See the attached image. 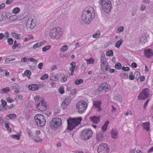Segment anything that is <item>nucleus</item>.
<instances>
[{"instance_id": "obj_1", "label": "nucleus", "mask_w": 153, "mask_h": 153, "mask_svg": "<svg viewBox=\"0 0 153 153\" xmlns=\"http://www.w3.org/2000/svg\"><path fill=\"white\" fill-rule=\"evenodd\" d=\"M95 17L94 8L91 7H86L83 10L82 15V19L86 24L88 25Z\"/></svg>"}, {"instance_id": "obj_2", "label": "nucleus", "mask_w": 153, "mask_h": 153, "mask_svg": "<svg viewBox=\"0 0 153 153\" xmlns=\"http://www.w3.org/2000/svg\"><path fill=\"white\" fill-rule=\"evenodd\" d=\"M62 32L60 27H54L51 30L50 36L51 38L58 40L61 37Z\"/></svg>"}, {"instance_id": "obj_3", "label": "nucleus", "mask_w": 153, "mask_h": 153, "mask_svg": "<svg viewBox=\"0 0 153 153\" xmlns=\"http://www.w3.org/2000/svg\"><path fill=\"white\" fill-rule=\"evenodd\" d=\"M82 120L81 117L78 118H74L73 119H69L67 120L68 124V129L70 130H72L73 128L80 123Z\"/></svg>"}, {"instance_id": "obj_4", "label": "nucleus", "mask_w": 153, "mask_h": 153, "mask_svg": "<svg viewBox=\"0 0 153 153\" xmlns=\"http://www.w3.org/2000/svg\"><path fill=\"white\" fill-rule=\"evenodd\" d=\"M99 4L101 5L103 11L106 13H109L111 10V5L109 0H100Z\"/></svg>"}, {"instance_id": "obj_5", "label": "nucleus", "mask_w": 153, "mask_h": 153, "mask_svg": "<svg viewBox=\"0 0 153 153\" xmlns=\"http://www.w3.org/2000/svg\"><path fill=\"white\" fill-rule=\"evenodd\" d=\"M35 122L39 127H43L45 125L46 120L45 117L41 114H36L34 117Z\"/></svg>"}, {"instance_id": "obj_6", "label": "nucleus", "mask_w": 153, "mask_h": 153, "mask_svg": "<svg viewBox=\"0 0 153 153\" xmlns=\"http://www.w3.org/2000/svg\"><path fill=\"white\" fill-rule=\"evenodd\" d=\"M62 124V120L60 118L56 117L53 118L50 123V127L53 129H55L60 127Z\"/></svg>"}, {"instance_id": "obj_7", "label": "nucleus", "mask_w": 153, "mask_h": 153, "mask_svg": "<svg viewBox=\"0 0 153 153\" xmlns=\"http://www.w3.org/2000/svg\"><path fill=\"white\" fill-rule=\"evenodd\" d=\"M93 132L90 129L86 128L82 130L81 137L83 140H88L92 136Z\"/></svg>"}, {"instance_id": "obj_8", "label": "nucleus", "mask_w": 153, "mask_h": 153, "mask_svg": "<svg viewBox=\"0 0 153 153\" xmlns=\"http://www.w3.org/2000/svg\"><path fill=\"white\" fill-rule=\"evenodd\" d=\"M76 106L78 112L79 114H82L85 111L87 107V104L86 102L81 101L76 104Z\"/></svg>"}, {"instance_id": "obj_9", "label": "nucleus", "mask_w": 153, "mask_h": 153, "mask_svg": "<svg viewBox=\"0 0 153 153\" xmlns=\"http://www.w3.org/2000/svg\"><path fill=\"white\" fill-rule=\"evenodd\" d=\"M109 150L108 145L105 143H102L97 148L98 153H108Z\"/></svg>"}, {"instance_id": "obj_10", "label": "nucleus", "mask_w": 153, "mask_h": 153, "mask_svg": "<svg viewBox=\"0 0 153 153\" xmlns=\"http://www.w3.org/2000/svg\"><path fill=\"white\" fill-rule=\"evenodd\" d=\"M150 94V90L148 88H145L143 90L138 97L139 100H144L147 98Z\"/></svg>"}, {"instance_id": "obj_11", "label": "nucleus", "mask_w": 153, "mask_h": 153, "mask_svg": "<svg viewBox=\"0 0 153 153\" xmlns=\"http://www.w3.org/2000/svg\"><path fill=\"white\" fill-rule=\"evenodd\" d=\"M101 59V68L102 70L105 69V70H108V64L106 62H105V56L104 54H102L100 57Z\"/></svg>"}, {"instance_id": "obj_12", "label": "nucleus", "mask_w": 153, "mask_h": 153, "mask_svg": "<svg viewBox=\"0 0 153 153\" xmlns=\"http://www.w3.org/2000/svg\"><path fill=\"white\" fill-rule=\"evenodd\" d=\"M111 89V87L107 83L100 84L99 88V91H100L105 92L109 91Z\"/></svg>"}, {"instance_id": "obj_13", "label": "nucleus", "mask_w": 153, "mask_h": 153, "mask_svg": "<svg viewBox=\"0 0 153 153\" xmlns=\"http://www.w3.org/2000/svg\"><path fill=\"white\" fill-rule=\"evenodd\" d=\"M47 106L44 100H41V102L36 105V108L42 111H46L47 109Z\"/></svg>"}, {"instance_id": "obj_14", "label": "nucleus", "mask_w": 153, "mask_h": 153, "mask_svg": "<svg viewBox=\"0 0 153 153\" xmlns=\"http://www.w3.org/2000/svg\"><path fill=\"white\" fill-rule=\"evenodd\" d=\"M33 21L34 19L32 17L29 18L26 24V26L27 28L32 30L34 28L35 24L34 22H33Z\"/></svg>"}, {"instance_id": "obj_15", "label": "nucleus", "mask_w": 153, "mask_h": 153, "mask_svg": "<svg viewBox=\"0 0 153 153\" xmlns=\"http://www.w3.org/2000/svg\"><path fill=\"white\" fill-rule=\"evenodd\" d=\"M71 99V97L68 96L62 102L61 106L63 109H65L66 108L67 106L69 105Z\"/></svg>"}, {"instance_id": "obj_16", "label": "nucleus", "mask_w": 153, "mask_h": 153, "mask_svg": "<svg viewBox=\"0 0 153 153\" xmlns=\"http://www.w3.org/2000/svg\"><path fill=\"white\" fill-rule=\"evenodd\" d=\"M101 104V102L100 101H94L93 102V107L97 108V110L98 111H101V108L100 105Z\"/></svg>"}, {"instance_id": "obj_17", "label": "nucleus", "mask_w": 153, "mask_h": 153, "mask_svg": "<svg viewBox=\"0 0 153 153\" xmlns=\"http://www.w3.org/2000/svg\"><path fill=\"white\" fill-rule=\"evenodd\" d=\"M111 133L112 138L114 139H117L118 138V132L117 130L112 129Z\"/></svg>"}, {"instance_id": "obj_18", "label": "nucleus", "mask_w": 153, "mask_h": 153, "mask_svg": "<svg viewBox=\"0 0 153 153\" xmlns=\"http://www.w3.org/2000/svg\"><path fill=\"white\" fill-rule=\"evenodd\" d=\"M100 116H93L90 118V120L95 124H97L100 121Z\"/></svg>"}, {"instance_id": "obj_19", "label": "nucleus", "mask_w": 153, "mask_h": 153, "mask_svg": "<svg viewBox=\"0 0 153 153\" xmlns=\"http://www.w3.org/2000/svg\"><path fill=\"white\" fill-rule=\"evenodd\" d=\"M144 53L146 56L147 58L150 57L153 55V52L151 49L145 50Z\"/></svg>"}, {"instance_id": "obj_20", "label": "nucleus", "mask_w": 153, "mask_h": 153, "mask_svg": "<svg viewBox=\"0 0 153 153\" xmlns=\"http://www.w3.org/2000/svg\"><path fill=\"white\" fill-rule=\"evenodd\" d=\"M143 128L148 131L150 129V124L149 122H146L142 123Z\"/></svg>"}, {"instance_id": "obj_21", "label": "nucleus", "mask_w": 153, "mask_h": 153, "mask_svg": "<svg viewBox=\"0 0 153 153\" xmlns=\"http://www.w3.org/2000/svg\"><path fill=\"white\" fill-rule=\"evenodd\" d=\"M28 88L30 90L33 91L37 90L39 88V85L36 84H32L28 86Z\"/></svg>"}, {"instance_id": "obj_22", "label": "nucleus", "mask_w": 153, "mask_h": 153, "mask_svg": "<svg viewBox=\"0 0 153 153\" xmlns=\"http://www.w3.org/2000/svg\"><path fill=\"white\" fill-rule=\"evenodd\" d=\"M97 138L98 141H102L104 139L103 134L102 133H97Z\"/></svg>"}, {"instance_id": "obj_23", "label": "nucleus", "mask_w": 153, "mask_h": 153, "mask_svg": "<svg viewBox=\"0 0 153 153\" xmlns=\"http://www.w3.org/2000/svg\"><path fill=\"white\" fill-rule=\"evenodd\" d=\"M140 41L142 44L145 43L147 41V39L145 35H142L140 39Z\"/></svg>"}, {"instance_id": "obj_24", "label": "nucleus", "mask_w": 153, "mask_h": 153, "mask_svg": "<svg viewBox=\"0 0 153 153\" xmlns=\"http://www.w3.org/2000/svg\"><path fill=\"white\" fill-rule=\"evenodd\" d=\"M109 123V121H107L105 123L103 126L102 127V130L103 131V132L106 130L108 126V125Z\"/></svg>"}, {"instance_id": "obj_25", "label": "nucleus", "mask_w": 153, "mask_h": 153, "mask_svg": "<svg viewBox=\"0 0 153 153\" xmlns=\"http://www.w3.org/2000/svg\"><path fill=\"white\" fill-rule=\"evenodd\" d=\"M114 98L115 100L118 101L119 102H121L122 101L123 97L120 94L115 96Z\"/></svg>"}, {"instance_id": "obj_26", "label": "nucleus", "mask_w": 153, "mask_h": 153, "mask_svg": "<svg viewBox=\"0 0 153 153\" xmlns=\"http://www.w3.org/2000/svg\"><path fill=\"white\" fill-rule=\"evenodd\" d=\"M7 18V16L5 13H2L0 14V22L6 19Z\"/></svg>"}, {"instance_id": "obj_27", "label": "nucleus", "mask_w": 153, "mask_h": 153, "mask_svg": "<svg viewBox=\"0 0 153 153\" xmlns=\"http://www.w3.org/2000/svg\"><path fill=\"white\" fill-rule=\"evenodd\" d=\"M10 91L9 88L6 87L2 89L0 91V93L1 94H4L8 93Z\"/></svg>"}, {"instance_id": "obj_28", "label": "nucleus", "mask_w": 153, "mask_h": 153, "mask_svg": "<svg viewBox=\"0 0 153 153\" xmlns=\"http://www.w3.org/2000/svg\"><path fill=\"white\" fill-rule=\"evenodd\" d=\"M123 43V39H121L119 41L117 42L115 44V46L117 48H120V46L122 45Z\"/></svg>"}, {"instance_id": "obj_29", "label": "nucleus", "mask_w": 153, "mask_h": 153, "mask_svg": "<svg viewBox=\"0 0 153 153\" xmlns=\"http://www.w3.org/2000/svg\"><path fill=\"white\" fill-rule=\"evenodd\" d=\"M42 44H43V43H42L41 42H38L34 45L33 48L34 49H36L37 48H39L42 46Z\"/></svg>"}, {"instance_id": "obj_30", "label": "nucleus", "mask_w": 153, "mask_h": 153, "mask_svg": "<svg viewBox=\"0 0 153 153\" xmlns=\"http://www.w3.org/2000/svg\"><path fill=\"white\" fill-rule=\"evenodd\" d=\"M31 73L29 70H26L25 71L24 74L25 75L27 76L29 79H30V76L31 75Z\"/></svg>"}, {"instance_id": "obj_31", "label": "nucleus", "mask_w": 153, "mask_h": 153, "mask_svg": "<svg viewBox=\"0 0 153 153\" xmlns=\"http://www.w3.org/2000/svg\"><path fill=\"white\" fill-rule=\"evenodd\" d=\"M87 64H93L94 63V59L91 58L88 59L86 60Z\"/></svg>"}, {"instance_id": "obj_32", "label": "nucleus", "mask_w": 153, "mask_h": 153, "mask_svg": "<svg viewBox=\"0 0 153 153\" xmlns=\"http://www.w3.org/2000/svg\"><path fill=\"white\" fill-rule=\"evenodd\" d=\"M7 117H9V119H13L16 118L17 116L14 114H9V115H7Z\"/></svg>"}, {"instance_id": "obj_33", "label": "nucleus", "mask_w": 153, "mask_h": 153, "mask_svg": "<svg viewBox=\"0 0 153 153\" xmlns=\"http://www.w3.org/2000/svg\"><path fill=\"white\" fill-rule=\"evenodd\" d=\"M83 82V80L81 79H77L74 82V83L76 85H78Z\"/></svg>"}, {"instance_id": "obj_34", "label": "nucleus", "mask_w": 153, "mask_h": 153, "mask_svg": "<svg viewBox=\"0 0 153 153\" xmlns=\"http://www.w3.org/2000/svg\"><path fill=\"white\" fill-rule=\"evenodd\" d=\"M11 87L13 89H19L20 86L18 84L14 83L12 85Z\"/></svg>"}, {"instance_id": "obj_35", "label": "nucleus", "mask_w": 153, "mask_h": 153, "mask_svg": "<svg viewBox=\"0 0 153 153\" xmlns=\"http://www.w3.org/2000/svg\"><path fill=\"white\" fill-rule=\"evenodd\" d=\"M68 46L66 45L62 46L60 48V51L62 52H64L66 51L68 49Z\"/></svg>"}, {"instance_id": "obj_36", "label": "nucleus", "mask_w": 153, "mask_h": 153, "mask_svg": "<svg viewBox=\"0 0 153 153\" xmlns=\"http://www.w3.org/2000/svg\"><path fill=\"white\" fill-rule=\"evenodd\" d=\"M20 9L18 7L15 8L13 10V13L14 14L18 13L20 11Z\"/></svg>"}, {"instance_id": "obj_37", "label": "nucleus", "mask_w": 153, "mask_h": 153, "mask_svg": "<svg viewBox=\"0 0 153 153\" xmlns=\"http://www.w3.org/2000/svg\"><path fill=\"white\" fill-rule=\"evenodd\" d=\"M12 35L17 39H19L20 38V35L19 34H17L16 33H12Z\"/></svg>"}, {"instance_id": "obj_38", "label": "nucleus", "mask_w": 153, "mask_h": 153, "mask_svg": "<svg viewBox=\"0 0 153 153\" xmlns=\"http://www.w3.org/2000/svg\"><path fill=\"white\" fill-rule=\"evenodd\" d=\"M11 137L15 139H16L17 140H19L20 139V136L18 134H17L13 135H11Z\"/></svg>"}, {"instance_id": "obj_39", "label": "nucleus", "mask_w": 153, "mask_h": 153, "mask_svg": "<svg viewBox=\"0 0 153 153\" xmlns=\"http://www.w3.org/2000/svg\"><path fill=\"white\" fill-rule=\"evenodd\" d=\"M140 76V74L139 72H137L134 73V78L136 79H138Z\"/></svg>"}, {"instance_id": "obj_40", "label": "nucleus", "mask_w": 153, "mask_h": 153, "mask_svg": "<svg viewBox=\"0 0 153 153\" xmlns=\"http://www.w3.org/2000/svg\"><path fill=\"white\" fill-rule=\"evenodd\" d=\"M76 63L73 62L70 63V65L71 66V68L70 70H74L75 67Z\"/></svg>"}, {"instance_id": "obj_41", "label": "nucleus", "mask_w": 153, "mask_h": 153, "mask_svg": "<svg viewBox=\"0 0 153 153\" xmlns=\"http://www.w3.org/2000/svg\"><path fill=\"white\" fill-rule=\"evenodd\" d=\"M115 67L118 70L122 68L120 62H118L115 64Z\"/></svg>"}, {"instance_id": "obj_42", "label": "nucleus", "mask_w": 153, "mask_h": 153, "mask_svg": "<svg viewBox=\"0 0 153 153\" xmlns=\"http://www.w3.org/2000/svg\"><path fill=\"white\" fill-rule=\"evenodd\" d=\"M51 48V46L49 45L46 46L42 48V51L44 52L48 50Z\"/></svg>"}, {"instance_id": "obj_43", "label": "nucleus", "mask_w": 153, "mask_h": 153, "mask_svg": "<svg viewBox=\"0 0 153 153\" xmlns=\"http://www.w3.org/2000/svg\"><path fill=\"white\" fill-rule=\"evenodd\" d=\"M120 76L122 78L124 79H127L128 77V75L126 73H122L120 74Z\"/></svg>"}, {"instance_id": "obj_44", "label": "nucleus", "mask_w": 153, "mask_h": 153, "mask_svg": "<svg viewBox=\"0 0 153 153\" xmlns=\"http://www.w3.org/2000/svg\"><path fill=\"white\" fill-rule=\"evenodd\" d=\"M113 55V52L112 50H110L107 51L106 53V55L108 56H112Z\"/></svg>"}, {"instance_id": "obj_45", "label": "nucleus", "mask_w": 153, "mask_h": 153, "mask_svg": "<svg viewBox=\"0 0 153 153\" xmlns=\"http://www.w3.org/2000/svg\"><path fill=\"white\" fill-rule=\"evenodd\" d=\"M59 92L61 94H63L64 93V88L63 86L60 87L58 89Z\"/></svg>"}, {"instance_id": "obj_46", "label": "nucleus", "mask_w": 153, "mask_h": 153, "mask_svg": "<svg viewBox=\"0 0 153 153\" xmlns=\"http://www.w3.org/2000/svg\"><path fill=\"white\" fill-rule=\"evenodd\" d=\"M48 78V75L47 74H45L42 76L40 79L41 80H44Z\"/></svg>"}, {"instance_id": "obj_47", "label": "nucleus", "mask_w": 153, "mask_h": 153, "mask_svg": "<svg viewBox=\"0 0 153 153\" xmlns=\"http://www.w3.org/2000/svg\"><path fill=\"white\" fill-rule=\"evenodd\" d=\"M100 35V33L99 31L98 32H96L94 33L93 35V37L94 38H98Z\"/></svg>"}, {"instance_id": "obj_48", "label": "nucleus", "mask_w": 153, "mask_h": 153, "mask_svg": "<svg viewBox=\"0 0 153 153\" xmlns=\"http://www.w3.org/2000/svg\"><path fill=\"white\" fill-rule=\"evenodd\" d=\"M13 40L11 38H9L7 39V42L10 45H12L13 44Z\"/></svg>"}, {"instance_id": "obj_49", "label": "nucleus", "mask_w": 153, "mask_h": 153, "mask_svg": "<svg viewBox=\"0 0 153 153\" xmlns=\"http://www.w3.org/2000/svg\"><path fill=\"white\" fill-rule=\"evenodd\" d=\"M27 131L29 135L31 137H33V133L29 129H27Z\"/></svg>"}, {"instance_id": "obj_50", "label": "nucleus", "mask_w": 153, "mask_h": 153, "mask_svg": "<svg viewBox=\"0 0 153 153\" xmlns=\"http://www.w3.org/2000/svg\"><path fill=\"white\" fill-rule=\"evenodd\" d=\"M1 102L2 103V106L5 108L7 104L6 102L2 99L1 100Z\"/></svg>"}, {"instance_id": "obj_51", "label": "nucleus", "mask_w": 153, "mask_h": 153, "mask_svg": "<svg viewBox=\"0 0 153 153\" xmlns=\"http://www.w3.org/2000/svg\"><path fill=\"white\" fill-rule=\"evenodd\" d=\"M29 60L35 63H36L38 62V61L36 59H34L33 58L31 57L28 59V61Z\"/></svg>"}, {"instance_id": "obj_52", "label": "nucleus", "mask_w": 153, "mask_h": 153, "mask_svg": "<svg viewBox=\"0 0 153 153\" xmlns=\"http://www.w3.org/2000/svg\"><path fill=\"white\" fill-rule=\"evenodd\" d=\"M4 126L5 127L7 128V129L8 130L10 131V132L11 131V129L10 128V127L9 125V124L7 123H5L4 124Z\"/></svg>"}, {"instance_id": "obj_53", "label": "nucleus", "mask_w": 153, "mask_h": 153, "mask_svg": "<svg viewBox=\"0 0 153 153\" xmlns=\"http://www.w3.org/2000/svg\"><path fill=\"white\" fill-rule=\"evenodd\" d=\"M21 61L22 62H28V58L26 57H22L21 59Z\"/></svg>"}, {"instance_id": "obj_54", "label": "nucleus", "mask_w": 153, "mask_h": 153, "mask_svg": "<svg viewBox=\"0 0 153 153\" xmlns=\"http://www.w3.org/2000/svg\"><path fill=\"white\" fill-rule=\"evenodd\" d=\"M50 79L52 81H57L58 79L57 77L55 76H53L51 77Z\"/></svg>"}, {"instance_id": "obj_55", "label": "nucleus", "mask_w": 153, "mask_h": 153, "mask_svg": "<svg viewBox=\"0 0 153 153\" xmlns=\"http://www.w3.org/2000/svg\"><path fill=\"white\" fill-rule=\"evenodd\" d=\"M16 98L18 100H23L22 96V95H18L16 96Z\"/></svg>"}, {"instance_id": "obj_56", "label": "nucleus", "mask_w": 153, "mask_h": 153, "mask_svg": "<svg viewBox=\"0 0 153 153\" xmlns=\"http://www.w3.org/2000/svg\"><path fill=\"white\" fill-rule=\"evenodd\" d=\"M126 116H128V115H132V113L131 111L128 110L127 112L125 114Z\"/></svg>"}, {"instance_id": "obj_57", "label": "nucleus", "mask_w": 153, "mask_h": 153, "mask_svg": "<svg viewBox=\"0 0 153 153\" xmlns=\"http://www.w3.org/2000/svg\"><path fill=\"white\" fill-rule=\"evenodd\" d=\"M6 100L8 103H11L14 101V100L11 99L10 97H8L6 99Z\"/></svg>"}, {"instance_id": "obj_58", "label": "nucleus", "mask_w": 153, "mask_h": 153, "mask_svg": "<svg viewBox=\"0 0 153 153\" xmlns=\"http://www.w3.org/2000/svg\"><path fill=\"white\" fill-rule=\"evenodd\" d=\"M122 69L125 71H129L130 70V68L129 67H125L123 66L122 68Z\"/></svg>"}, {"instance_id": "obj_59", "label": "nucleus", "mask_w": 153, "mask_h": 153, "mask_svg": "<svg viewBox=\"0 0 153 153\" xmlns=\"http://www.w3.org/2000/svg\"><path fill=\"white\" fill-rule=\"evenodd\" d=\"M123 29L124 27H123L122 26H121L119 27L117 29L120 32H122L123 30Z\"/></svg>"}, {"instance_id": "obj_60", "label": "nucleus", "mask_w": 153, "mask_h": 153, "mask_svg": "<svg viewBox=\"0 0 153 153\" xmlns=\"http://www.w3.org/2000/svg\"><path fill=\"white\" fill-rule=\"evenodd\" d=\"M139 78H140V81L141 82H142L145 80V77L144 76H140Z\"/></svg>"}, {"instance_id": "obj_61", "label": "nucleus", "mask_w": 153, "mask_h": 153, "mask_svg": "<svg viewBox=\"0 0 153 153\" xmlns=\"http://www.w3.org/2000/svg\"><path fill=\"white\" fill-rule=\"evenodd\" d=\"M43 64L42 62L39 63L38 65V67L40 69H41L43 67Z\"/></svg>"}, {"instance_id": "obj_62", "label": "nucleus", "mask_w": 153, "mask_h": 153, "mask_svg": "<svg viewBox=\"0 0 153 153\" xmlns=\"http://www.w3.org/2000/svg\"><path fill=\"white\" fill-rule=\"evenodd\" d=\"M76 91L75 89L72 90L70 92V94L71 95H73L75 94L76 93Z\"/></svg>"}, {"instance_id": "obj_63", "label": "nucleus", "mask_w": 153, "mask_h": 153, "mask_svg": "<svg viewBox=\"0 0 153 153\" xmlns=\"http://www.w3.org/2000/svg\"><path fill=\"white\" fill-rule=\"evenodd\" d=\"M149 100H150L149 99H148L147 100L146 102L145 103V104H144V108L146 109V106H147Z\"/></svg>"}, {"instance_id": "obj_64", "label": "nucleus", "mask_w": 153, "mask_h": 153, "mask_svg": "<svg viewBox=\"0 0 153 153\" xmlns=\"http://www.w3.org/2000/svg\"><path fill=\"white\" fill-rule=\"evenodd\" d=\"M13 1V0H7L6 3L7 4H11Z\"/></svg>"}]
</instances>
